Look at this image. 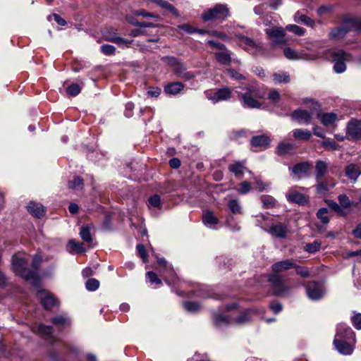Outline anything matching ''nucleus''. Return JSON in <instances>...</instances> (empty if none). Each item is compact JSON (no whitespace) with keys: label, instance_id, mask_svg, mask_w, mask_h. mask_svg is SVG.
<instances>
[{"label":"nucleus","instance_id":"obj_19","mask_svg":"<svg viewBox=\"0 0 361 361\" xmlns=\"http://www.w3.org/2000/svg\"><path fill=\"white\" fill-rule=\"evenodd\" d=\"M173 71L177 77L185 80H190L195 77L192 73L186 71L185 65L181 62L173 69Z\"/></svg>","mask_w":361,"mask_h":361},{"label":"nucleus","instance_id":"obj_2","mask_svg":"<svg viewBox=\"0 0 361 361\" xmlns=\"http://www.w3.org/2000/svg\"><path fill=\"white\" fill-rule=\"evenodd\" d=\"M228 16H230V11L225 4H217L214 8L206 11L202 15V18L204 21L219 19L224 20Z\"/></svg>","mask_w":361,"mask_h":361},{"label":"nucleus","instance_id":"obj_57","mask_svg":"<svg viewBox=\"0 0 361 361\" xmlns=\"http://www.w3.org/2000/svg\"><path fill=\"white\" fill-rule=\"evenodd\" d=\"M146 276L151 283L161 284V281L158 278L156 273L153 271H148L147 272Z\"/></svg>","mask_w":361,"mask_h":361},{"label":"nucleus","instance_id":"obj_59","mask_svg":"<svg viewBox=\"0 0 361 361\" xmlns=\"http://www.w3.org/2000/svg\"><path fill=\"white\" fill-rule=\"evenodd\" d=\"M101 51L106 55H112L114 54L116 48L110 44H104L101 47Z\"/></svg>","mask_w":361,"mask_h":361},{"label":"nucleus","instance_id":"obj_49","mask_svg":"<svg viewBox=\"0 0 361 361\" xmlns=\"http://www.w3.org/2000/svg\"><path fill=\"white\" fill-rule=\"evenodd\" d=\"M177 31L179 32H185L189 34L195 33L197 29L189 24H183L177 26Z\"/></svg>","mask_w":361,"mask_h":361},{"label":"nucleus","instance_id":"obj_40","mask_svg":"<svg viewBox=\"0 0 361 361\" xmlns=\"http://www.w3.org/2000/svg\"><path fill=\"white\" fill-rule=\"evenodd\" d=\"M273 78L276 83H288L290 81V76L286 73H275Z\"/></svg>","mask_w":361,"mask_h":361},{"label":"nucleus","instance_id":"obj_32","mask_svg":"<svg viewBox=\"0 0 361 361\" xmlns=\"http://www.w3.org/2000/svg\"><path fill=\"white\" fill-rule=\"evenodd\" d=\"M310 166L307 161L300 162L293 167L292 172L295 175L305 174L309 171Z\"/></svg>","mask_w":361,"mask_h":361},{"label":"nucleus","instance_id":"obj_18","mask_svg":"<svg viewBox=\"0 0 361 361\" xmlns=\"http://www.w3.org/2000/svg\"><path fill=\"white\" fill-rule=\"evenodd\" d=\"M345 176L353 181H356L361 174V167L355 164H350L345 167Z\"/></svg>","mask_w":361,"mask_h":361},{"label":"nucleus","instance_id":"obj_53","mask_svg":"<svg viewBox=\"0 0 361 361\" xmlns=\"http://www.w3.org/2000/svg\"><path fill=\"white\" fill-rule=\"evenodd\" d=\"M68 187L71 189H78L83 185V180L80 177H75L73 180L68 181Z\"/></svg>","mask_w":361,"mask_h":361},{"label":"nucleus","instance_id":"obj_64","mask_svg":"<svg viewBox=\"0 0 361 361\" xmlns=\"http://www.w3.org/2000/svg\"><path fill=\"white\" fill-rule=\"evenodd\" d=\"M352 322L355 329H361V314H357L352 317Z\"/></svg>","mask_w":361,"mask_h":361},{"label":"nucleus","instance_id":"obj_52","mask_svg":"<svg viewBox=\"0 0 361 361\" xmlns=\"http://www.w3.org/2000/svg\"><path fill=\"white\" fill-rule=\"evenodd\" d=\"M286 29L298 36H302L305 32L304 28L300 27L297 25H288L286 26Z\"/></svg>","mask_w":361,"mask_h":361},{"label":"nucleus","instance_id":"obj_63","mask_svg":"<svg viewBox=\"0 0 361 361\" xmlns=\"http://www.w3.org/2000/svg\"><path fill=\"white\" fill-rule=\"evenodd\" d=\"M268 98L272 102L276 103L280 100L281 96L277 90H274L269 92Z\"/></svg>","mask_w":361,"mask_h":361},{"label":"nucleus","instance_id":"obj_28","mask_svg":"<svg viewBox=\"0 0 361 361\" xmlns=\"http://www.w3.org/2000/svg\"><path fill=\"white\" fill-rule=\"evenodd\" d=\"M184 88V85L180 82H173L167 84L164 87V92L169 94H176L182 91Z\"/></svg>","mask_w":361,"mask_h":361},{"label":"nucleus","instance_id":"obj_14","mask_svg":"<svg viewBox=\"0 0 361 361\" xmlns=\"http://www.w3.org/2000/svg\"><path fill=\"white\" fill-rule=\"evenodd\" d=\"M291 116L293 120L297 121L300 124H308L312 118L311 114L307 110L303 109L294 111Z\"/></svg>","mask_w":361,"mask_h":361},{"label":"nucleus","instance_id":"obj_62","mask_svg":"<svg viewBox=\"0 0 361 361\" xmlns=\"http://www.w3.org/2000/svg\"><path fill=\"white\" fill-rule=\"evenodd\" d=\"M163 61L166 62L173 69L180 62L176 58L171 56H165Z\"/></svg>","mask_w":361,"mask_h":361},{"label":"nucleus","instance_id":"obj_60","mask_svg":"<svg viewBox=\"0 0 361 361\" xmlns=\"http://www.w3.org/2000/svg\"><path fill=\"white\" fill-rule=\"evenodd\" d=\"M226 72L228 73L231 78L235 80H244L245 78L244 75H243L242 74L239 73L238 72L235 71L233 69H226Z\"/></svg>","mask_w":361,"mask_h":361},{"label":"nucleus","instance_id":"obj_42","mask_svg":"<svg viewBox=\"0 0 361 361\" xmlns=\"http://www.w3.org/2000/svg\"><path fill=\"white\" fill-rule=\"evenodd\" d=\"M81 91V86L77 83H72L66 88V92L71 97H75Z\"/></svg>","mask_w":361,"mask_h":361},{"label":"nucleus","instance_id":"obj_29","mask_svg":"<svg viewBox=\"0 0 361 361\" xmlns=\"http://www.w3.org/2000/svg\"><path fill=\"white\" fill-rule=\"evenodd\" d=\"M317 118L324 126H329L337 120V115L334 113H319Z\"/></svg>","mask_w":361,"mask_h":361},{"label":"nucleus","instance_id":"obj_45","mask_svg":"<svg viewBox=\"0 0 361 361\" xmlns=\"http://www.w3.org/2000/svg\"><path fill=\"white\" fill-rule=\"evenodd\" d=\"M183 307L187 311L190 312H197L200 310V305L196 302H185Z\"/></svg>","mask_w":361,"mask_h":361},{"label":"nucleus","instance_id":"obj_8","mask_svg":"<svg viewBox=\"0 0 361 361\" xmlns=\"http://www.w3.org/2000/svg\"><path fill=\"white\" fill-rule=\"evenodd\" d=\"M268 281L271 283L273 288V292L275 295H281L286 290L283 279L281 276L275 273L270 274Z\"/></svg>","mask_w":361,"mask_h":361},{"label":"nucleus","instance_id":"obj_55","mask_svg":"<svg viewBox=\"0 0 361 361\" xmlns=\"http://www.w3.org/2000/svg\"><path fill=\"white\" fill-rule=\"evenodd\" d=\"M148 202L149 206L159 208L161 206V198L159 195H154L149 198Z\"/></svg>","mask_w":361,"mask_h":361},{"label":"nucleus","instance_id":"obj_6","mask_svg":"<svg viewBox=\"0 0 361 361\" xmlns=\"http://www.w3.org/2000/svg\"><path fill=\"white\" fill-rule=\"evenodd\" d=\"M340 333L336 334L334 340V345L336 349L341 353L345 355L352 354L353 352V346L349 343L346 339L339 338Z\"/></svg>","mask_w":361,"mask_h":361},{"label":"nucleus","instance_id":"obj_31","mask_svg":"<svg viewBox=\"0 0 361 361\" xmlns=\"http://www.w3.org/2000/svg\"><path fill=\"white\" fill-rule=\"evenodd\" d=\"M106 39L107 41L114 42L120 47L126 46V47H128L133 42V40L129 41L124 38L117 37L116 35H106Z\"/></svg>","mask_w":361,"mask_h":361},{"label":"nucleus","instance_id":"obj_7","mask_svg":"<svg viewBox=\"0 0 361 361\" xmlns=\"http://www.w3.org/2000/svg\"><path fill=\"white\" fill-rule=\"evenodd\" d=\"M305 288L308 298L312 300H319L323 296L322 287L316 281L308 282Z\"/></svg>","mask_w":361,"mask_h":361},{"label":"nucleus","instance_id":"obj_47","mask_svg":"<svg viewBox=\"0 0 361 361\" xmlns=\"http://www.w3.org/2000/svg\"><path fill=\"white\" fill-rule=\"evenodd\" d=\"M335 185L334 183H331L330 184V187L333 188ZM329 189V185L326 181H321V180L318 182L317 185V190L318 192L323 193L328 191Z\"/></svg>","mask_w":361,"mask_h":361},{"label":"nucleus","instance_id":"obj_36","mask_svg":"<svg viewBox=\"0 0 361 361\" xmlns=\"http://www.w3.org/2000/svg\"><path fill=\"white\" fill-rule=\"evenodd\" d=\"M295 21L297 23H302L305 25L313 27L314 25V22L308 16L301 14L299 12H297L295 14Z\"/></svg>","mask_w":361,"mask_h":361},{"label":"nucleus","instance_id":"obj_22","mask_svg":"<svg viewBox=\"0 0 361 361\" xmlns=\"http://www.w3.org/2000/svg\"><path fill=\"white\" fill-rule=\"evenodd\" d=\"M283 53L285 56L290 60L310 59V57L303 51L297 52L290 47H286Z\"/></svg>","mask_w":361,"mask_h":361},{"label":"nucleus","instance_id":"obj_17","mask_svg":"<svg viewBox=\"0 0 361 361\" xmlns=\"http://www.w3.org/2000/svg\"><path fill=\"white\" fill-rule=\"evenodd\" d=\"M288 231V228L286 225L281 223H277L270 226L268 232L273 236L279 238H283L286 237Z\"/></svg>","mask_w":361,"mask_h":361},{"label":"nucleus","instance_id":"obj_27","mask_svg":"<svg viewBox=\"0 0 361 361\" xmlns=\"http://www.w3.org/2000/svg\"><path fill=\"white\" fill-rule=\"evenodd\" d=\"M28 212L33 216L40 218L44 215L45 211L44 207L41 204L30 202L27 205Z\"/></svg>","mask_w":361,"mask_h":361},{"label":"nucleus","instance_id":"obj_1","mask_svg":"<svg viewBox=\"0 0 361 361\" xmlns=\"http://www.w3.org/2000/svg\"><path fill=\"white\" fill-rule=\"evenodd\" d=\"M27 261L24 258L14 256L12 259V267L13 271L20 275L25 281H30L35 287L39 285V277L35 271L26 268Z\"/></svg>","mask_w":361,"mask_h":361},{"label":"nucleus","instance_id":"obj_38","mask_svg":"<svg viewBox=\"0 0 361 361\" xmlns=\"http://www.w3.org/2000/svg\"><path fill=\"white\" fill-rule=\"evenodd\" d=\"M260 199L264 208H273L276 205V200L272 196L264 195L261 196Z\"/></svg>","mask_w":361,"mask_h":361},{"label":"nucleus","instance_id":"obj_4","mask_svg":"<svg viewBox=\"0 0 361 361\" xmlns=\"http://www.w3.org/2000/svg\"><path fill=\"white\" fill-rule=\"evenodd\" d=\"M264 32L267 35L268 38L272 41L274 46L283 44L286 42L284 38L286 32L281 27H275L271 29L267 28L264 30Z\"/></svg>","mask_w":361,"mask_h":361},{"label":"nucleus","instance_id":"obj_39","mask_svg":"<svg viewBox=\"0 0 361 361\" xmlns=\"http://www.w3.org/2000/svg\"><path fill=\"white\" fill-rule=\"evenodd\" d=\"M68 245L71 247V249L75 251L77 253H83L86 252V250L82 245V244L79 242H77L74 239H71L68 241Z\"/></svg>","mask_w":361,"mask_h":361},{"label":"nucleus","instance_id":"obj_23","mask_svg":"<svg viewBox=\"0 0 361 361\" xmlns=\"http://www.w3.org/2000/svg\"><path fill=\"white\" fill-rule=\"evenodd\" d=\"M353 19L350 20L348 21L349 25L350 27H347L345 26L341 27H336L333 29L330 33H329V37L331 39H339L343 37L350 30L351 28L355 29L353 27H352L350 21Z\"/></svg>","mask_w":361,"mask_h":361},{"label":"nucleus","instance_id":"obj_12","mask_svg":"<svg viewBox=\"0 0 361 361\" xmlns=\"http://www.w3.org/2000/svg\"><path fill=\"white\" fill-rule=\"evenodd\" d=\"M295 267V263L292 259H287L282 261L275 262L271 266V269L274 273L279 274L284 271L293 269Z\"/></svg>","mask_w":361,"mask_h":361},{"label":"nucleus","instance_id":"obj_20","mask_svg":"<svg viewBox=\"0 0 361 361\" xmlns=\"http://www.w3.org/2000/svg\"><path fill=\"white\" fill-rule=\"evenodd\" d=\"M271 140L269 137L265 135L254 136L250 140L252 147L267 148L270 145Z\"/></svg>","mask_w":361,"mask_h":361},{"label":"nucleus","instance_id":"obj_54","mask_svg":"<svg viewBox=\"0 0 361 361\" xmlns=\"http://www.w3.org/2000/svg\"><path fill=\"white\" fill-rule=\"evenodd\" d=\"M338 200L340 205L344 208H348L351 206V202L348 197L345 194L340 195L338 197Z\"/></svg>","mask_w":361,"mask_h":361},{"label":"nucleus","instance_id":"obj_30","mask_svg":"<svg viewBox=\"0 0 361 361\" xmlns=\"http://www.w3.org/2000/svg\"><path fill=\"white\" fill-rule=\"evenodd\" d=\"M253 310H247L243 312L240 316L233 319V322L238 325H243L251 320V314L253 313Z\"/></svg>","mask_w":361,"mask_h":361},{"label":"nucleus","instance_id":"obj_11","mask_svg":"<svg viewBox=\"0 0 361 361\" xmlns=\"http://www.w3.org/2000/svg\"><path fill=\"white\" fill-rule=\"evenodd\" d=\"M347 134L353 139H361V121L350 120L347 125Z\"/></svg>","mask_w":361,"mask_h":361},{"label":"nucleus","instance_id":"obj_13","mask_svg":"<svg viewBox=\"0 0 361 361\" xmlns=\"http://www.w3.org/2000/svg\"><path fill=\"white\" fill-rule=\"evenodd\" d=\"M286 198L289 202L300 205H304L308 202V199L305 195L293 190L288 191L286 193Z\"/></svg>","mask_w":361,"mask_h":361},{"label":"nucleus","instance_id":"obj_21","mask_svg":"<svg viewBox=\"0 0 361 361\" xmlns=\"http://www.w3.org/2000/svg\"><path fill=\"white\" fill-rule=\"evenodd\" d=\"M231 54L232 52L226 48L225 50L216 52L215 54V58L216 61L221 64L228 66L230 65L232 60Z\"/></svg>","mask_w":361,"mask_h":361},{"label":"nucleus","instance_id":"obj_24","mask_svg":"<svg viewBox=\"0 0 361 361\" xmlns=\"http://www.w3.org/2000/svg\"><path fill=\"white\" fill-rule=\"evenodd\" d=\"M212 320L214 325L216 327L227 326L233 322V319L230 317L217 313L213 314Z\"/></svg>","mask_w":361,"mask_h":361},{"label":"nucleus","instance_id":"obj_41","mask_svg":"<svg viewBox=\"0 0 361 361\" xmlns=\"http://www.w3.org/2000/svg\"><path fill=\"white\" fill-rule=\"evenodd\" d=\"M80 235L82 240L87 243L92 242V238L90 233V230L87 226H82L80 231Z\"/></svg>","mask_w":361,"mask_h":361},{"label":"nucleus","instance_id":"obj_26","mask_svg":"<svg viewBox=\"0 0 361 361\" xmlns=\"http://www.w3.org/2000/svg\"><path fill=\"white\" fill-rule=\"evenodd\" d=\"M316 180L319 182L328 171L327 164L322 160H318L315 164Z\"/></svg>","mask_w":361,"mask_h":361},{"label":"nucleus","instance_id":"obj_51","mask_svg":"<svg viewBox=\"0 0 361 361\" xmlns=\"http://www.w3.org/2000/svg\"><path fill=\"white\" fill-rule=\"evenodd\" d=\"M293 268L295 269L296 274L301 277L307 278L310 276V271L307 267H301L295 264V267Z\"/></svg>","mask_w":361,"mask_h":361},{"label":"nucleus","instance_id":"obj_44","mask_svg":"<svg viewBox=\"0 0 361 361\" xmlns=\"http://www.w3.org/2000/svg\"><path fill=\"white\" fill-rule=\"evenodd\" d=\"M327 214L328 209L326 208H321L318 210L317 213V216L318 219L321 220V221L323 224H326L329 221V219Z\"/></svg>","mask_w":361,"mask_h":361},{"label":"nucleus","instance_id":"obj_48","mask_svg":"<svg viewBox=\"0 0 361 361\" xmlns=\"http://www.w3.org/2000/svg\"><path fill=\"white\" fill-rule=\"evenodd\" d=\"M99 286V281L95 279H90L85 283V287L88 290L94 291Z\"/></svg>","mask_w":361,"mask_h":361},{"label":"nucleus","instance_id":"obj_3","mask_svg":"<svg viewBox=\"0 0 361 361\" xmlns=\"http://www.w3.org/2000/svg\"><path fill=\"white\" fill-rule=\"evenodd\" d=\"M333 57L335 61V64L334 66V71L337 73H341L344 72L346 69L345 61H348L350 59V54L345 52L343 50L339 49L335 51L333 53Z\"/></svg>","mask_w":361,"mask_h":361},{"label":"nucleus","instance_id":"obj_50","mask_svg":"<svg viewBox=\"0 0 361 361\" xmlns=\"http://www.w3.org/2000/svg\"><path fill=\"white\" fill-rule=\"evenodd\" d=\"M228 205L233 214H235L241 213L240 206L235 200H230L228 203Z\"/></svg>","mask_w":361,"mask_h":361},{"label":"nucleus","instance_id":"obj_58","mask_svg":"<svg viewBox=\"0 0 361 361\" xmlns=\"http://www.w3.org/2000/svg\"><path fill=\"white\" fill-rule=\"evenodd\" d=\"M51 322L59 327H63L66 324H68V320L62 316L54 317L51 319Z\"/></svg>","mask_w":361,"mask_h":361},{"label":"nucleus","instance_id":"obj_15","mask_svg":"<svg viewBox=\"0 0 361 361\" xmlns=\"http://www.w3.org/2000/svg\"><path fill=\"white\" fill-rule=\"evenodd\" d=\"M237 39L240 42V45L247 51L255 52L257 46L252 39L245 37L243 35H236Z\"/></svg>","mask_w":361,"mask_h":361},{"label":"nucleus","instance_id":"obj_34","mask_svg":"<svg viewBox=\"0 0 361 361\" xmlns=\"http://www.w3.org/2000/svg\"><path fill=\"white\" fill-rule=\"evenodd\" d=\"M203 223L208 226H212L217 224L219 222L218 219L214 216V213L211 211H207L204 213L202 216Z\"/></svg>","mask_w":361,"mask_h":361},{"label":"nucleus","instance_id":"obj_25","mask_svg":"<svg viewBox=\"0 0 361 361\" xmlns=\"http://www.w3.org/2000/svg\"><path fill=\"white\" fill-rule=\"evenodd\" d=\"M294 149V145L290 142H280L276 149V153L279 156H284L293 152Z\"/></svg>","mask_w":361,"mask_h":361},{"label":"nucleus","instance_id":"obj_10","mask_svg":"<svg viewBox=\"0 0 361 361\" xmlns=\"http://www.w3.org/2000/svg\"><path fill=\"white\" fill-rule=\"evenodd\" d=\"M37 296L46 310H51L57 305L56 299L44 290H38Z\"/></svg>","mask_w":361,"mask_h":361},{"label":"nucleus","instance_id":"obj_61","mask_svg":"<svg viewBox=\"0 0 361 361\" xmlns=\"http://www.w3.org/2000/svg\"><path fill=\"white\" fill-rule=\"evenodd\" d=\"M322 145L329 149L336 150L338 149V145L334 140H326L322 142Z\"/></svg>","mask_w":361,"mask_h":361},{"label":"nucleus","instance_id":"obj_9","mask_svg":"<svg viewBox=\"0 0 361 361\" xmlns=\"http://www.w3.org/2000/svg\"><path fill=\"white\" fill-rule=\"evenodd\" d=\"M245 93H239L243 100V105L248 108H259V102L251 97L254 93V88L252 86H247L244 88Z\"/></svg>","mask_w":361,"mask_h":361},{"label":"nucleus","instance_id":"obj_33","mask_svg":"<svg viewBox=\"0 0 361 361\" xmlns=\"http://www.w3.org/2000/svg\"><path fill=\"white\" fill-rule=\"evenodd\" d=\"M293 136L296 140H308L312 137V133L308 130L295 129L293 131Z\"/></svg>","mask_w":361,"mask_h":361},{"label":"nucleus","instance_id":"obj_5","mask_svg":"<svg viewBox=\"0 0 361 361\" xmlns=\"http://www.w3.org/2000/svg\"><path fill=\"white\" fill-rule=\"evenodd\" d=\"M205 94L209 100L212 101L214 103H216L220 101H225L230 99L232 94V90L229 87H224L216 90V92L213 93L206 92Z\"/></svg>","mask_w":361,"mask_h":361},{"label":"nucleus","instance_id":"obj_16","mask_svg":"<svg viewBox=\"0 0 361 361\" xmlns=\"http://www.w3.org/2000/svg\"><path fill=\"white\" fill-rule=\"evenodd\" d=\"M340 333L339 338L352 340L355 341V334L351 328L347 326L345 324L341 323L337 326L336 334Z\"/></svg>","mask_w":361,"mask_h":361},{"label":"nucleus","instance_id":"obj_37","mask_svg":"<svg viewBox=\"0 0 361 361\" xmlns=\"http://www.w3.org/2000/svg\"><path fill=\"white\" fill-rule=\"evenodd\" d=\"M32 331L36 333H39L45 336H51L52 334V327L51 326H45L44 324H39L37 326L33 327Z\"/></svg>","mask_w":361,"mask_h":361},{"label":"nucleus","instance_id":"obj_35","mask_svg":"<svg viewBox=\"0 0 361 361\" xmlns=\"http://www.w3.org/2000/svg\"><path fill=\"white\" fill-rule=\"evenodd\" d=\"M244 169V164L240 161H235L228 166V170L236 176L243 175Z\"/></svg>","mask_w":361,"mask_h":361},{"label":"nucleus","instance_id":"obj_43","mask_svg":"<svg viewBox=\"0 0 361 361\" xmlns=\"http://www.w3.org/2000/svg\"><path fill=\"white\" fill-rule=\"evenodd\" d=\"M321 247V243L318 241H314L312 243H308L304 247L305 251L310 253H314L319 250Z\"/></svg>","mask_w":361,"mask_h":361},{"label":"nucleus","instance_id":"obj_46","mask_svg":"<svg viewBox=\"0 0 361 361\" xmlns=\"http://www.w3.org/2000/svg\"><path fill=\"white\" fill-rule=\"evenodd\" d=\"M160 7L166 9L171 13H173L175 16L179 17L180 14L178 11V10L171 4L168 3L167 1L163 0L162 3L159 6Z\"/></svg>","mask_w":361,"mask_h":361},{"label":"nucleus","instance_id":"obj_56","mask_svg":"<svg viewBox=\"0 0 361 361\" xmlns=\"http://www.w3.org/2000/svg\"><path fill=\"white\" fill-rule=\"evenodd\" d=\"M137 250L139 256L142 259L143 262H146L148 257V255L145 249V247L142 244H139L137 245Z\"/></svg>","mask_w":361,"mask_h":361}]
</instances>
